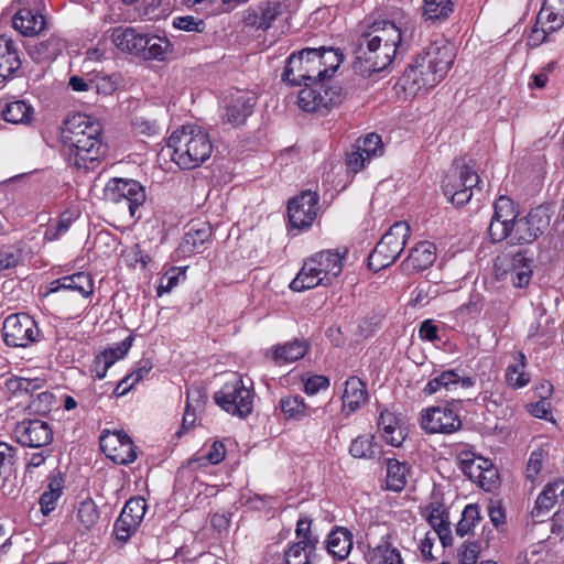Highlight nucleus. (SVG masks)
<instances>
[{
  "label": "nucleus",
  "mask_w": 564,
  "mask_h": 564,
  "mask_svg": "<svg viewBox=\"0 0 564 564\" xmlns=\"http://www.w3.org/2000/svg\"><path fill=\"white\" fill-rule=\"evenodd\" d=\"M410 21H373L358 39L355 51V70L370 76L387 69L392 62L408 50L406 36Z\"/></svg>",
  "instance_id": "obj_1"
},
{
  "label": "nucleus",
  "mask_w": 564,
  "mask_h": 564,
  "mask_svg": "<svg viewBox=\"0 0 564 564\" xmlns=\"http://www.w3.org/2000/svg\"><path fill=\"white\" fill-rule=\"evenodd\" d=\"M63 143L69 161L79 170H95L105 154L101 126L84 113H75L65 120Z\"/></svg>",
  "instance_id": "obj_2"
},
{
  "label": "nucleus",
  "mask_w": 564,
  "mask_h": 564,
  "mask_svg": "<svg viewBox=\"0 0 564 564\" xmlns=\"http://www.w3.org/2000/svg\"><path fill=\"white\" fill-rule=\"evenodd\" d=\"M344 61L339 48L332 46L305 47L286 59L282 79L292 86L330 78Z\"/></svg>",
  "instance_id": "obj_3"
},
{
  "label": "nucleus",
  "mask_w": 564,
  "mask_h": 564,
  "mask_svg": "<svg viewBox=\"0 0 564 564\" xmlns=\"http://www.w3.org/2000/svg\"><path fill=\"white\" fill-rule=\"evenodd\" d=\"M455 59L454 47L445 42L431 43L413 65L403 73L401 80L413 91L432 88L444 79Z\"/></svg>",
  "instance_id": "obj_4"
},
{
  "label": "nucleus",
  "mask_w": 564,
  "mask_h": 564,
  "mask_svg": "<svg viewBox=\"0 0 564 564\" xmlns=\"http://www.w3.org/2000/svg\"><path fill=\"white\" fill-rule=\"evenodd\" d=\"M172 160L183 170L200 166L213 152L209 135L200 128L183 126L174 131L167 141Z\"/></svg>",
  "instance_id": "obj_5"
},
{
  "label": "nucleus",
  "mask_w": 564,
  "mask_h": 564,
  "mask_svg": "<svg viewBox=\"0 0 564 564\" xmlns=\"http://www.w3.org/2000/svg\"><path fill=\"white\" fill-rule=\"evenodd\" d=\"M344 256L338 251L324 250L315 253L303 263L297 275L291 281L290 289L303 292L318 285L327 286L343 271Z\"/></svg>",
  "instance_id": "obj_6"
},
{
  "label": "nucleus",
  "mask_w": 564,
  "mask_h": 564,
  "mask_svg": "<svg viewBox=\"0 0 564 564\" xmlns=\"http://www.w3.org/2000/svg\"><path fill=\"white\" fill-rule=\"evenodd\" d=\"M214 400L227 413L245 419L253 410V382L251 379L235 377L215 392Z\"/></svg>",
  "instance_id": "obj_7"
},
{
  "label": "nucleus",
  "mask_w": 564,
  "mask_h": 564,
  "mask_svg": "<svg viewBox=\"0 0 564 564\" xmlns=\"http://www.w3.org/2000/svg\"><path fill=\"white\" fill-rule=\"evenodd\" d=\"M409 234L410 226L405 221L394 223L369 254V269L378 272L393 264L402 253Z\"/></svg>",
  "instance_id": "obj_8"
},
{
  "label": "nucleus",
  "mask_w": 564,
  "mask_h": 564,
  "mask_svg": "<svg viewBox=\"0 0 564 564\" xmlns=\"http://www.w3.org/2000/svg\"><path fill=\"white\" fill-rule=\"evenodd\" d=\"M299 93L297 104L307 112L326 115L332 108L341 102L340 88L326 86L324 80L303 85Z\"/></svg>",
  "instance_id": "obj_9"
},
{
  "label": "nucleus",
  "mask_w": 564,
  "mask_h": 564,
  "mask_svg": "<svg viewBox=\"0 0 564 564\" xmlns=\"http://www.w3.org/2000/svg\"><path fill=\"white\" fill-rule=\"evenodd\" d=\"M2 338L7 346L26 348L40 340L41 330L35 319L26 313H14L3 321Z\"/></svg>",
  "instance_id": "obj_10"
},
{
  "label": "nucleus",
  "mask_w": 564,
  "mask_h": 564,
  "mask_svg": "<svg viewBox=\"0 0 564 564\" xmlns=\"http://www.w3.org/2000/svg\"><path fill=\"white\" fill-rule=\"evenodd\" d=\"M104 198L113 204H123L132 218H140L137 215L139 208L147 198L145 188L132 178H111L104 188Z\"/></svg>",
  "instance_id": "obj_11"
},
{
  "label": "nucleus",
  "mask_w": 564,
  "mask_h": 564,
  "mask_svg": "<svg viewBox=\"0 0 564 564\" xmlns=\"http://www.w3.org/2000/svg\"><path fill=\"white\" fill-rule=\"evenodd\" d=\"M480 182L479 175L468 165L449 172L443 180V193L457 206L468 203L473 196V188Z\"/></svg>",
  "instance_id": "obj_12"
},
{
  "label": "nucleus",
  "mask_w": 564,
  "mask_h": 564,
  "mask_svg": "<svg viewBox=\"0 0 564 564\" xmlns=\"http://www.w3.org/2000/svg\"><path fill=\"white\" fill-rule=\"evenodd\" d=\"M550 215L547 208L539 206L527 216L517 218L512 224V243H532L549 227Z\"/></svg>",
  "instance_id": "obj_13"
},
{
  "label": "nucleus",
  "mask_w": 564,
  "mask_h": 564,
  "mask_svg": "<svg viewBox=\"0 0 564 564\" xmlns=\"http://www.w3.org/2000/svg\"><path fill=\"white\" fill-rule=\"evenodd\" d=\"M318 194L311 189L290 199L288 215L291 227L300 230L311 227L318 214Z\"/></svg>",
  "instance_id": "obj_14"
},
{
  "label": "nucleus",
  "mask_w": 564,
  "mask_h": 564,
  "mask_svg": "<svg viewBox=\"0 0 564 564\" xmlns=\"http://www.w3.org/2000/svg\"><path fill=\"white\" fill-rule=\"evenodd\" d=\"M456 403L453 400L446 406H432L421 414V427L429 434H452L462 426L459 415L449 406ZM457 403H460L457 400Z\"/></svg>",
  "instance_id": "obj_15"
},
{
  "label": "nucleus",
  "mask_w": 564,
  "mask_h": 564,
  "mask_svg": "<svg viewBox=\"0 0 564 564\" xmlns=\"http://www.w3.org/2000/svg\"><path fill=\"white\" fill-rule=\"evenodd\" d=\"M283 0H261L248 7L242 13V22L247 26L267 31L286 12Z\"/></svg>",
  "instance_id": "obj_16"
},
{
  "label": "nucleus",
  "mask_w": 564,
  "mask_h": 564,
  "mask_svg": "<svg viewBox=\"0 0 564 564\" xmlns=\"http://www.w3.org/2000/svg\"><path fill=\"white\" fill-rule=\"evenodd\" d=\"M102 453L119 465H128L137 459L135 446L132 440L120 431H104L99 437Z\"/></svg>",
  "instance_id": "obj_17"
},
{
  "label": "nucleus",
  "mask_w": 564,
  "mask_h": 564,
  "mask_svg": "<svg viewBox=\"0 0 564 564\" xmlns=\"http://www.w3.org/2000/svg\"><path fill=\"white\" fill-rule=\"evenodd\" d=\"M257 98L241 90L232 93L225 105L223 120L232 127L242 126L253 112Z\"/></svg>",
  "instance_id": "obj_18"
},
{
  "label": "nucleus",
  "mask_w": 564,
  "mask_h": 564,
  "mask_svg": "<svg viewBox=\"0 0 564 564\" xmlns=\"http://www.w3.org/2000/svg\"><path fill=\"white\" fill-rule=\"evenodd\" d=\"M59 291H70L83 297H88L94 292V282L91 276L86 272H77L53 280L50 283L46 295Z\"/></svg>",
  "instance_id": "obj_19"
},
{
  "label": "nucleus",
  "mask_w": 564,
  "mask_h": 564,
  "mask_svg": "<svg viewBox=\"0 0 564 564\" xmlns=\"http://www.w3.org/2000/svg\"><path fill=\"white\" fill-rule=\"evenodd\" d=\"M53 432L50 425L41 420H30L22 423L19 441L29 447H43L52 442Z\"/></svg>",
  "instance_id": "obj_20"
},
{
  "label": "nucleus",
  "mask_w": 564,
  "mask_h": 564,
  "mask_svg": "<svg viewBox=\"0 0 564 564\" xmlns=\"http://www.w3.org/2000/svg\"><path fill=\"white\" fill-rule=\"evenodd\" d=\"M20 67L21 59L14 41L6 34L0 35V86Z\"/></svg>",
  "instance_id": "obj_21"
},
{
  "label": "nucleus",
  "mask_w": 564,
  "mask_h": 564,
  "mask_svg": "<svg viewBox=\"0 0 564 564\" xmlns=\"http://www.w3.org/2000/svg\"><path fill=\"white\" fill-rule=\"evenodd\" d=\"M475 378L473 377H462L457 372V370L448 369L441 372L438 376L431 379L424 387L423 392L426 395H432L440 391L442 388L446 390H453L457 386H460L464 389H468L475 386Z\"/></svg>",
  "instance_id": "obj_22"
},
{
  "label": "nucleus",
  "mask_w": 564,
  "mask_h": 564,
  "mask_svg": "<svg viewBox=\"0 0 564 564\" xmlns=\"http://www.w3.org/2000/svg\"><path fill=\"white\" fill-rule=\"evenodd\" d=\"M427 521L434 534L437 535L442 545L446 547L452 544V532L449 527L448 512L443 503H431L427 508Z\"/></svg>",
  "instance_id": "obj_23"
},
{
  "label": "nucleus",
  "mask_w": 564,
  "mask_h": 564,
  "mask_svg": "<svg viewBox=\"0 0 564 564\" xmlns=\"http://www.w3.org/2000/svg\"><path fill=\"white\" fill-rule=\"evenodd\" d=\"M112 43L121 51L140 55L147 44L145 34L134 28H116L111 34Z\"/></svg>",
  "instance_id": "obj_24"
},
{
  "label": "nucleus",
  "mask_w": 564,
  "mask_h": 564,
  "mask_svg": "<svg viewBox=\"0 0 564 564\" xmlns=\"http://www.w3.org/2000/svg\"><path fill=\"white\" fill-rule=\"evenodd\" d=\"M352 533L344 527H335L327 536L328 553L339 561L348 557L352 549Z\"/></svg>",
  "instance_id": "obj_25"
},
{
  "label": "nucleus",
  "mask_w": 564,
  "mask_h": 564,
  "mask_svg": "<svg viewBox=\"0 0 564 564\" xmlns=\"http://www.w3.org/2000/svg\"><path fill=\"white\" fill-rule=\"evenodd\" d=\"M212 236V228L207 223L193 224L184 235L181 249L184 253H200Z\"/></svg>",
  "instance_id": "obj_26"
},
{
  "label": "nucleus",
  "mask_w": 564,
  "mask_h": 564,
  "mask_svg": "<svg viewBox=\"0 0 564 564\" xmlns=\"http://www.w3.org/2000/svg\"><path fill=\"white\" fill-rule=\"evenodd\" d=\"M13 28L25 36H33L46 28L45 17L30 9L19 10L12 19Z\"/></svg>",
  "instance_id": "obj_27"
},
{
  "label": "nucleus",
  "mask_w": 564,
  "mask_h": 564,
  "mask_svg": "<svg viewBox=\"0 0 564 564\" xmlns=\"http://www.w3.org/2000/svg\"><path fill=\"white\" fill-rule=\"evenodd\" d=\"M564 497V481L558 479L547 484L538 496L535 506L532 510V517L539 519L542 514L549 512L558 500Z\"/></svg>",
  "instance_id": "obj_28"
},
{
  "label": "nucleus",
  "mask_w": 564,
  "mask_h": 564,
  "mask_svg": "<svg viewBox=\"0 0 564 564\" xmlns=\"http://www.w3.org/2000/svg\"><path fill=\"white\" fill-rule=\"evenodd\" d=\"M368 399L366 383L359 378L352 376L345 382L344 393L341 395L344 408H348L349 412L358 410Z\"/></svg>",
  "instance_id": "obj_29"
},
{
  "label": "nucleus",
  "mask_w": 564,
  "mask_h": 564,
  "mask_svg": "<svg viewBox=\"0 0 564 564\" xmlns=\"http://www.w3.org/2000/svg\"><path fill=\"white\" fill-rule=\"evenodd\" d=\"M378 429L381 432L383 440L398 447L404 441L403 431L399 424L397 415L389 410H382L378 419Z\"/></svg>",
  "instance_id": "obj_30"
},
{
  "label": "nucleus",
  "mask_w": 564,
  "mask_h": 564,
  "mask_svg": "<svg viewBox=\"0 0 564 564\" xmlns=\"http://www.w3.org/2000/svg\"><path fill=\"white\" fill-rule=\"evenodd\" d=\"M435 259V246L430 241H421L411 249L408 258L405 259V264L408 268L421 271L432 265Z\"/></svg>",
  "instance_id": "obj_31"
},
{
  "label": "nucleus",
  "mask_w": 564,
  "mask_h": 564,
  "mask_svg": "<svg viewBox=\"0 0 564 564\" xmlns=\"http://www.w3.org/2000/svg\"><path fill=\"white\" fill-rule=\"evenodd\" d=\"M2 118L13 124H29L33 120L34 108L25 100H13L4 105Z\"/></svg>",
  "instance_id": "obj_32"
},
{
  "label": "nucleus",
  "mask_w": 564,
  "mask_h": 564,
  "mask_svg": "<svg viewBox=\"0 0 564 564\" xmlns=\"http://www.w3.org/2000/svg\"><path fill=\"white\" fill-rule=\"evenodd\" d=\"M387 467L386 488L391 491H401L406 485L408 466L395 458H386Z\"/></svg>",
  "instance_id": "obj_33"
},
{
  "label": "nucleus",
  "mask_w": 564,
  "mask_h": 564,
  "mask_svg": "<svg viewBox=\"0 0 564 564\" xmlns=\"http://www.w3.org/2000/svg\"><path fill=\"white\" fill-rule=\"evenodd\" d=\"M278 408L286 420L301 421L310 414V406L301 395L288 394L282 397Z\"/></svg>",
  "instance_id": "obj_34"
},
{
  "label": "nucleus",
  "mask_w": 564,
  "mask_h": 564,
  "mask_svg": "<svg viewBox=\"0 0 564 564\" xmlns=\"http://www.w3.org/2000/svg\"><path fill=\"white\" fill-rule=\"evenodd\" d=\"M318 540L297 541L285 552V564H311Z\"/></svg>",
  "instance_id": "obj_35"
},
{
  "label": "nucleus",
  "mask_w": 564,
  "mask_h": 564,
  "mask_svg": "<svg viewBox=\"0 0 564 564\" xmlns=\"http://www.w3.org/2000/svg\"><path fill=\"white\" fill-rule=\"evenodd\" d=\"M306 351L307 345L304 341H289L274 347L272 351V359L279 365L293 362L301 359Z\"/></svg>",
  "instance_id": "obj_36"
},
{
  "label": "nucleus",
  "mask_w": 564,
  "mask_h": 564,
  "mask_svg": "<svg viewBox=\"0 0 564 564\" xmlns=\"http://www.w3.org/2000/svg\"><path fill=\"white\" fill-rule=\"evenodd\" d=\"M456 0H424L422 15L425 21L446 20L454 11Z\"/></svg>",
  "instance_id": "obj_37"
},
{
  "label": "nucleus",
  "mask_w": 564,
  "mask_h": 564,
  "mask_svg": "<svg viewBox=\"0 0 564 564\" xmlns=\"http://www.w3.org/2000/svg\"><path fill=\"white\" fill-rule=\"evenodd\" d=\"M99 509L91 498L83 500L77 508L78 530L83 533L91 531L99 520Z\"/></svg>",
  "instance_id": "obj_38"
},
{
  "label": "nucleus",
  "mask_w": 564,
  "mask_h": 564,
  "mask_svg": "<svg viewBox=\"0 0 564 564\" xmlns=\"http://www.w3.org/2000/svg\"><path fill=\"white\" fill-rule=\"evenodd\" d=\"M349 453L355 458L371 459L379 455L381 452L380 446L375 443L373 435H360L352 440L349 447Z\"/></svg>",
  "instance_id": "obj_39"
},
{
  "label": "nucleus",
  "mask_w": 564,
  "mask_h": 564,
  "mask_svg": "<svg viewBox=\"0 0 564 564\" xmlns=\"http://www.w3.org/2000/svg\"><path fill=\"white\" fill-rule=\"evenodd\" d=\"M532 269L530 260L524 254L518 252L512 258V268L510 271V278L514 286L523 288L527 286L531 280Z\"/></svg>",
  "instance_id": "obj_40"
},
{
  "label": "nucleus",
  "mask_w": 564,
  "mask_h": 564,
  "mask_svg": "<svg viewBox=\"0 0 564 564\" xmlns=\"http://www.w3.org/2000/svg\"><path fill=\"white\" fill-rule=\"evenodd\" d=\"M63 482L64 480L59 475L50 478L47 490H45L40 498L41 511L43 514L46 516L55 509L56 502L63 491Z\"/></svg>",
  "instance_id": "obj_41"
},
{
  "label": "nucleus",
  "mask_w": 564,
  "mask_h": 564,
  "mask_svg": "<svg viewBox=\"0 0 564 564\" xmlns=\"http://www.w3.org/2000/svg\"><path fill=\"white\" fill-rule=\"evenodd\" d=\"M64 48L62 40L57 36H51L34 45L31 54L39 61L54 59Z\"/></svg>",
  "instance_id": "obj_42"
},
{
  "label": "nucleus",
  "mask_w": 564,
  "mask_h": 564,
  "mask_svg": "<svg viewBox=\"0 0 564 564\" xmlns=\"http://www.w3.org/2000/svg\"><path fill=\"white\" fill-rule=\"evenodd\" d=\"M492 218L512 225L518 218L514 203L507 196H500L494 205Z\"/></svg>",
  "instance_id": "obj_43"
},
{
  "label": "nucleus",
  "mask_w": 564,
  "mask_h": 564,
  "mask_svg": "<svg viewBox=\"0 0 564 564\" xmlns=\"http://www.w3.org/2000/svg\"><path fill=\"white\" fill-rule=\"evenodd\" d=\"M535 22L552 34L562 29L564 25V17L554 12L552 8L543 4L536 15Z\"/></svg>",
  "instance_id": "obj_44"
},
{
  "label": "nucleus",
  "mask_w": 564,
  "mask_h": 564,
  "mask_svg": "<svg viewBox=\"0 0 564 564\" xmlns=\"http://www.w3.org/2000/svg\"><path fill=\"white\" fill-rule=\"evenodd\" d=\"M145 41V47L140 55L145 59H163L170 43L160 36H149L147 34Z\"/></svg>",
  "instance_id": "obj_45"
},
{
  "label": "nucleus",
  "mask_w": 564,
  "mask_h": 564,
  "mask_svg": "<svg viewBox=\"0 0 564 564\" xmlns=\"http://www.w3.org/2000/svg\"><path fill=\"white\" fill-rule=\"evenodd\" d=\"M45 384V380L41 378H24V377H13L10 378L7 382V386L13 392L20 393H33L37 390H41Z\"/></svg>",
  "instance_id": "obj_46"
},
{
  "label": "nucleus",
  "mask_w": 564,
  "mask_h": 564,
  "mask_svg": "<svg viewBox=\"0 0 564 564\" xmlns=\"http://www.w3.org/2000/svg\"><path fill=\"white\" fill-rule=\"evenodd\" d=\"M15 462L17 448L0 442V480L11 476Z\"/></svg>",
  "instance_id": "obj_47"
},
{
  "label": "nucleus",
  "mask_w": 564,
  "mask_h": 564,
  "mask_svg": "<svg viewBox=\"0 0 564 564\" xmlns=\"http://www.w3.org/2000/svg\"><path fill=\"white\" fill-rule=\"evenodd\" d=\"M74 219V213L70 210L62 213L57 223L46 228L44 239L48 241L57 240L61 236L68 231Z\"/></svg>",
  "instance_id": "obj_48"
},
{
  "label": "nucleus",
  "mask_w": 564,
  "mask_h": 564,
  "mask_svg": "<svg viewBox=\"0 0 564 564\" xmlns=\"http://www.w3.org/2000/svg\"><path fill=\"white\" fill-rule=\"evenodd\" d=\"M479 509L476 505H468L465 507V509L462 512V519L456 525V533L459 536H465L468 534L476 525V523L479 521Z\"/></svg>",
  "instance_id": "obj_49"
},
{
  "label": "nucleus",
  "mask_w": 564,
  "mask_h": 564,
  "mask_svg": "<svg viewBox=\"0 0 564 564\" xmlns=\"http://www.w3.org/2000/svg\"><path fill=\"white\" fill-rule=\"evenodd\" d=\"M147 507V501L143 498H131L126 502L120 514L126 516L128 519H131L132 522L140 525L145 514Z\"/></svg>",
  "instance_id": "obj_50"
},
{
  "label": "nucleus",
  "mask_w": 564,
  "mask_h": 564,
  "mask_svg": "<svg viewBox=\"0 0 564 564\" xmlns=\"http://www.w3.org/2000/svg\"><path fill=\"white\" fill-rule=\"evenodd\" d=\"M358 149L366 153L365 159L378 158L383 154L381 137L377 133H369L358 142Z\"/></svg>",
  "instance_id": "obj_51"
},
{
  "label": "nucleus",
  "mask_w": 564,
  "mask_h": 564,
  "mask_svg": "<svg viewBox=\"0 0 564 564\" xmlns=\"http://www.w3.org/2000/svg\"><path fill=\"white\" fill-rule=\"evenodd\" d=\"M23 261V252L17 246H7L0 249V271L18 267Z\"/></svg>",
  "instance_id": "obj_52"
},
{
  "label": "nucleus",
  "mask_w": 564,
  "mask_h": 564,
  "mask_svg": "<svg viewBox=\"0 0 564 564\" xmlns=\"http://www.w3.org/2000/svg\"><path fill=\"white\" fill-rule=\"evenodd\" d=\"M185 279V270L176 267L169 269L165 274L161 278V282L158 286V295L171 292L180 282V279Z\"/></svg>",
  "instance_id": "obj_53"
},
{
  "label": "nucleus",
  "mask_w": 564,
  "mask_h": 564,
  "mask_svg": "<svg viewBox=\"0 0 564 564\" xmlns=\"http://www.w3.org/2000/svg\"><path fill=\"white\" fill-rule=\"evenodd\" d=\"M485 464L482 467V474L477 485L485 491H492L499 485V473L491 462H481Z\"/></svg>",
  "instance_id": "obj_54"
},
{
  "label": "nucleus",
  "mask_w": 564,
  "mask_h": 564,
  "mask_svg": "<svg viewBox=\"0 0 564 564\" xmlns=\"http://www.w3.org/2000/svg\"><path fill=\"white\" fill-rule=\"evenodd\" d=\"M138 524L132 522L126 516L120 514L113 525V533L117 540L126 543L130 536L137 531Z\"/></svg>",
  "instance_id": "obj_55"
},
{
  "label": "nucleus",
  "mask_w": 564,
  "mask_h": 564,
  "mask_svg": "<svg viewBox=\"0 0 564 564\" xmlns=\"http://www.w3.org/2000/svg\"><path fill=\"white\" fill-rule=\"evenodd\" d=\"M488 231L494 242H499L508 238L512 243V225L491 218Z\"/></svg>",
  "instance_id": "obj_56"
},
{
  "label": "nucleus",
  "mask_w": 564,
  "mask_h": 564,
  "mask_svg": "<svg viewBox=\"0 0 564 564\" xmlns=\"http://www.w3.org/2000/svg\"><path fill=\"white\" fill-rule=\"evenodd\" d=\"M547 457V453L543 448H538L533 451L530 455L528 465H527V477L534 481L535 477L542 469L543 462Z\"/></svg>",
  "instance_id": "obj_57"
},
{
  "label": "nucleus",
  "mask_w": 564,
  "mask_h": 564,
  "mask_svg": "<svg viewBox=\"0 0 564 564\" xmlns=\"http://www.w3.org/2000/svg\"><path fill=\"white\" fill-rule=\"evenodd\" d=\"M523 364H513L508 366L506 371V380L508 384L514 389L522 388L528 383V379L522 371Z\"/></svg>",
  "instance_id": "obj_58"
},
{
  "label": "nucleus",
  "mask_w": 564,
  "mask_h": 564,
  "mask_svg": "<svg viewBox=\"0 0 564 564\" xmlns=\"http://www.w3.org/2000/svg\"><path fill=\"white\" fill-rule=\"evenodd\" d=\"M173 26L187 32L194 31L202 33L205 30V22L192 15H184L175 18L173 20Z\"/></svg>",
  "instance_id": "obj_59"
},
{
  "label": "nucleus",
  "mask_w": 564,
  "mask_h": 564,
  "mask_svg": "<svg viewBox=\"0 0 564 564\" xmlns=\"http://www.w3.org/2000/svg\"><path fill=\"white\" fill-rule=\"evenodd\" d=\"M132 343L133 337L128 336L120 343H117L113 347L105 349L104 351H101V354H107L109 357H111L110 360L112 361L113 365L117 360L123 358L128 354V351L132 347Z\"/></svg>",
  "instance_id": "obj_60"
},
{
  "label": "nucleus",
  "mask_w": 564,
  "mask_h": 564,
  "mask_svg": "<svg viewBox=\"0 0 564 564\" xmlns=\"http://www.w3.org/2000/svg\"><path fill=\"white\" fill-rule=\"evenodd\" d=\"M480 546L477 542H465L458 553L459 564H476Z\"/></svg>",
  "instance_id": "obj_61"
},
{
  "label": "nucleus",
  "mask_w": 564,
  "mask_h": 564,
  "mask_svg": "<svg viewBox=\"0 0 564 564\" xmlns=\"http://www.w3.org/2000/svg\"><path fill=\"white\" fill-rule=\"evenodd\" d=\"M110 358L101 352L95 357L90 369L95 379L101 380L106 377L108 369L112 366Z\"/></svg>",
  "instance_id": "obj_62"
},
{
  "label": "nucleus",
  "mask_w": 564,
  "mask_h": 564,
  "mask_svg": "<svg viewBox=\"0 0 564 564\" xmlns=\"http://www.w3.org/2000/svg\"><path fill=\"white\" fill-rule=\"evenodd\" d=\"M329 387V379L325 376L315 375L313 377H310L304 382V391L307 394H316L323 389H327Z\"/></svg>",
  "instance_id": "obj_63"
},
{
  "label": "nucleus",
  "mask_w": 564,
  "mask_h": 564,
  "mask_svg": "<svg viewBox=\"0 0 564 564\" xmlns=\"http://www.w3.org/2000/svg\"><path fill=\"white\" fill-rule=\"evenodd\" d=\"M550 34L551 33L547 30L543 29L538 24V22H535L532 26L530 35L528 36L527 45L529 47H538L547 41Z\"/></svg>",
  "instance_id": "obj_64"
}]
</instances>
